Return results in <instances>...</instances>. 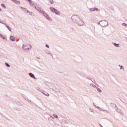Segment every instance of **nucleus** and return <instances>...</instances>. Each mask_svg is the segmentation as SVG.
Listing matches in <instances>:
<instances>
[{
    "label": "nucleus",
    "instance_id": "nucleus-26",
    "mask_svg": "<svg viewBox=\"0 0 127 127\" xmlns=\"http://www.w3.org/2000/svg\"><path fill=\"white\" fill-rule=\"evenodd\" d=\"M97 91L98 92H99V93H102V90H101L100 88H97Z\"/></svg>",
    "mask_w": 127,
    "mask_h": 127
},
{
    "label": "nucleus",
    "instance_id": "nucleus-19",
    "mask_svg": "<svg viewBox=\"0 0 127 127\" xmlns=\"http://www.w3.org/2000/svg\"><path fill=\"white\" fill-rule=\"evenodd\" d=\"M0 37H1V38L4 40H6V38L3 37L1 34H0Z\"/></svg>",
    "mask_w": 127,
    "mask_h": 127
},
{
    "label": "nucleus",
    "instance_id": "nucleus-39",
    "mask_svg": "<svg viewBox=\"0 0 127 127\" xmlns=\"http://www.w3.org/2000/svg\"><path fill=\"white\" fill-rule=\"evenodd\" d=\"M3 24H4L5 25V26H6V23H3Z\"/></svg>",
    "mask_w": 127,
    "mask_h": 127
},
{
    "label": "nucleus",
    "instance_id": "nucleus-37",
    "mask_svg": "<svg viewBox=\"0 0 127 127\" xmlns=\"http://www.w3.org/2000/svg\"><path fill=\"white\" fill-rule=\"evenodd\" d=\"M98 110H100V111H101V112H103V109L102 108L98 109Z\"/></svg>",
    "mask_w": 127,
    "mask_h": 127
},
{
    "label": "nucleus",
    "instance_id": "nucleus-21",
    "mask_svg": "<svg viewBox=\"0 0 127 127\" xmlns=\"http://www.w3.org/2000/svg\"><path fill=\"white\" fill-rule=\"evenodd\" d=\"M21 9L24 10V11H27V10H27V9H26L23 7H21Z\"/></svg>",
    "mask_w": 127,
    "mask_h": 127
},
{
    "label": "nucleus",
    "instance_id": "nucleus-6",
    "mask_svg": "<svg viewBox=\"0 0 127 127\" xmlns=\"http://www.w3.org/2000/svg\"><path fill=\"white\" fill-rule=\"evenodd\" d=\"M35 8L38 10L39 12H41V13H42L43 12H44L43 10H42L39 7H37L36 6H35Z\"/></svg>",
    "mask_w": 127,
    "mask_h": 127
},
{
    "label": "nucleus",
    "instance_id": "nucleus-35",
    "mask_svg": "<svg viewBox=\"0 0 127 127\" xmlns=\"http://www.w3.org/2000/svg\"><path fill=\"white\" fill-rule=\"evenodd\" d=\"M28 0L29 1L30 4H31L32 1L31 0Z\"/></svg>",
    "mask_w": 127,
    "mask_h": 127
},
{
    "label": "nucleus",
    "instance_id": "nucleus-22",
    "mask_svg": "<svg viewBox=\"0 0 127 127\" xmlns=\"http://www.w3.org/2000/svg\"><path fill=\"white\" fill-rule=\"evenodd\" d=\"M93 106L96 108V109H101V108L99 107L98 106H97L95 103H93Z\"/></svg>",
    "mask_w": 127,
    "mask_h": 127
},
{
    "label": "nucleus",
    "instance_id": "nucleus-8",
    "mask_svg": "<svg viewBox=\"0 0 127 127\" xmlns=\"http://www.w3.org/2000/svg\"><path fill=\"white\" fill-rule=\"evenodd\" d=\"M49 87L50 88V89L56 87L55 85H54L53 83H49Z\"/></svg>",
    "mask_w": 127,
    "mask_h": 127
},
{
    "label": "nucleus",
    "instance_id": "nucleus-25",
    "mask_svg": "<svg viewBox=\"0 0 127 127\" xmlns=\"http://www.w3.org/2000/svg\"><path fill=\"white\" fill-rule=\"evenodd\" d=\"M94 8V11H99V9L97 7L93 8Z\"/></svg>",
    "mask_w": 127,
    "mask_h": 127
},
{
    "label": "nucleus",
    "instance_id": "nucleus-34",
    "mask_svg": "<svg viewBox=\"0 0 127 127\" xmlns=\"http://www.w3.org/2000/svg\"><path fill=\"white\" fill-rule=\"evenodd\" d=\"M92 87H93V88H96V89H97V88H98V87H97V86H96V85H92Z\"/></svg>",
    "mask_w": 127,
    "mask_h": 127
},
{
    "label": "nucleus",
    "instance_id": "nucleus-20",
    "mask_svg": "<svg viewBox=\"0 0 127 127\" xmlns=\"http://www.w3.org/2000/svg\"><path fill=\"white\" fill-rule=\"evenodd\" d=\"M113 44L116 47H119V46H120V44H117L116 43H114Z\"/></svg>",
    "mask_w": 127,
    "mask_h": 127
},
{
    "label": "nucleus",
    "instance_id": "nucleus-36",
    "mask_svg": "<svg viewBox=\"0 0 127 127\" xmlns=\"http://www.w3.org/2000/svg\"><path fill=\"white\" fill-rule=\"evenodd\" d=\"M46 47H47V48H49V45H48V44H46Z\"/></svg>",
    "mask_w": 127,
    "mask_h": 127
},
{
    "label": "nucleus",
    "instance_id": "nucleus-5",
    "mask_svg": "<svg viewBox=\"0 0 127 127\" xmlns=\"http://www.w3.org/2000/svg\"><path fill=\"white\" fill-rule=\"evenodd\" d=\"M115 110L118 113H119V114H121V116H124V113H123V111H122V110H120L118 107L116 108Z\"/></svg>",
    "mask_w": 127,
    "mask_h": 127
},
{
    "label": "nucleus",
    "instance_id": "nucleus-11",
    "mask_svg": "<svg viewBox=\"0 0 127 127\" xmlns=\"http://www.w3.org/2000/svg\"><path fill=\"white\" fill-rule=\"evenodd\" d=\"M52 90H53V91H54L55 92H56L57 93H60V90H59V89L57 88H55V89L52 88Z\"/></svg>",
    "mask_w": 127,
    "mask_h": 127
},
{
    "label": "nucleus",
    "instance_id": "nucleus-33",
    "mask_svg": "<svg viewBox=\"0 0 127 127\" xmlns=\"http://www.w3.org/2000/svg\"><path fill=\"white\" fill-rule=\"evenodd\" d=\"M123 69H124V66L123 65L120 66V70H123Z\"/></svg>",
    "mask_w": 127,
    "mask_h": 127
},
{
    "label": "nucleus",
    "instance_id": "nucleus-3",
    "mask_svg": "<svg viewBox=\"0 0 127 127\" xmlns=\"http://www.w3.org/2000/svg\"><path fill=\"white\" fill-rule=\"evenodd\" d=\"M31 47H32L30 45L27 44H24L23 45V49L24 50H30L31 49Z\"/></svg>",
    "mask_w": 127,
    "mask_h": 127
},
{
    "label": "nucleus",
    "instance_id": "nucleus-47",
    "mask_svg": "<svg viewBox=\"0 0 127 127\" xmlns=\"http://www.w3.org/2000/svg\"><path fill=\"white\" fill-rule=\"evenodd\" d=\"M25 48H28V47H25Z\"/></svg>",
    "mask_w": 127,
    "mask_h": 127
},
{
    "label": "nucleus",
    "instance_id": "nucleus-41",
    "mask_svg": "<svg viewBox=\"0 0 127 127\" xmlns=\"http://www.w3.org/2000/svg\"><path fill=\"white\" fill-rule=\"evenodd\" d=\"M93 83H91L90 84V86H93Z\"/></svg>",
    "mask_w": 127,
    "mask_h": 127
},
{
    "label": "nucleus",
    "instance_id": "nucleus-28",
    "mask_svg": "<svg viewBox=\"0 0 127 127\" xmlns=\"http://www.w3.org/2000/svg\"><path fill=\"white\" fill-rule=\"evenodd\" d=\"M53 116L56 118V119H58V116L56 114H53Z\"/></svg>",
    "mask_w": 127,
    "mask_h": 127
},
{
    "label": "nucleus",
    "instance_id": "nucleus-24",
    "mask_svg": "<svg viewBox=\"0 0 127 127\" xmlns=\"http://www.w3.org/2000/svg\"><path fill=\"white\" fill-rule=\"evenodd\" d=\"M86 78H87V79H88V80H90V81H92V83H94V81H93V80H92V79H91V78H91V77H90V76H87Z\"/></svg>",
    "mask_w": 127,
    "mask_h": 127
},
{
    "label": "nucleus",
    "instance_id": "nucleus-9",
    "mask_svg": "<svg viewBox=\"0 0 127 127\" xmlns=\"http://www.w3.org/2000/svg\"><path fill=\"white\" fill-rule=\"evenodd\" d=\"M54 13L56 14H57V15H60V14H61L60 11H58V10H57L56 9H55Z\"/></svg>",
    "mask_w": 127,
    "mask_h": 127
},
{
    "label": "nucleus",
    "instance_id": "nucleus-48",
    "mask_svg": "<svg viewBox=\"0 0 127 127\" xmlns=\"http://www.w3.org/2000/svg\"><path fill=\"white\" fill-rule=\"evenodd\" d=\"M119 66H121V65H120V64H119Z\"/></svg>",
    "mask_w": 127,
    "mask_h": 127
},
{
    "label": "nucleus",
    "instance_id": "nucleus-17",
    "mask_svg": "<svg viewBox=\"0 0 127 127\" xmlns=\"http://www.w3.org/2000/svg\"><path fill=\"white\" fill-rule=\"evenodd\" d=\"M30 5H31V6H35V5H36V2H32L31 4H30Z\"/></svg>",
    "mask_w": 127,
    "mask_h": 127
},
{
    "label": "nucleus",
    "instance_id": "nucleus-7",
    "mask_svg": "<svg viewBox=\"0 0 127 127\" xmlns=\"http://www.w3.org/2000/svg\"><path fill=\"white\" fill-rule=\"evenodd\" d=\"M29 75L30 77H31V78H33V79H34L35 80L37 79V78L36 77H35V76H34V74H33V73L30 72V73H29Z\"/></svg>",
    "mask_w": 127,
    "mask_h": 127
},
{
    "label": "nucleus",
    "instance_id": "nucleus-16",
    "mask_svg": "<svg viewBox=\"0 0 127 127\" xmlns=\"http://www.w3.org/2000/svg\"><path fill=\"white\" fill-rule=\"evenodd\" d=\"M6 27H7V28L8 29V30L11 32V28H10V27H9V26L7 25V24H6Z\"/></svg>",
    "mask_w": 127,
    "mask_h": 127
},
{
    "label": "nucleus",
    "instance_id": "nucleus-12",
    "mask_svg": "<svg viewBox=\"0 0 127 127\" xmlns=\"http://www.w3.org/2000/svg\"><path fill=\"white\" fill-rule=\"evenodd\" d=\"M41 93L43 94L45 96H47V97H49V94L45 91H41Z\"/></svg>",
    "mask_w": 127,
    "mask_h": 127
},
{
    "label": "nucleus",
    "instance_id": "nucleus-44",
    "mask_svg": "<svg viewBox=\"0 0 127 127\" xmlns=\"http://www.w3.org/2000/svg\"><path fill=\"white\" fill-rule=\"evenodd\" d=\"M0 11H1V8H0Z\"/></svg>",
    "mask_w": 127,
    "mask_h": 127
},
{
    "label": "nucleus",
    "instance_id": "nucleus-45",
    "mask_svg": "<svg viewBox=\"0 0 127 127\" xmlns=\"http://www.w3.org/2000/svg\"><path fill=\"white\" fill-rule=\"evenodd\" d=\"M92 113H94V111H91Z\"/></svg>",
    "mask_w": 127,
    "mask_h": 127
},
{
    "label": "nucleus",
    "instance_id": "nucleus-23",
    "mask_svg": "<svg viewBox=\"0 0 127 127\" xmlns=\"http://www.w3.org/2000/svg\"><path fill=\"white\" fill-rule=\"evenodd\" d=\"M1 5L2 7H4V8H6V6H5V5L4 3H2Z\"/></svg>",
    "mask_w": 127,
    "mask_h": 127
},
{
    "label": "nucleus",
    "instance_id": "nucleus-42",
    "mask_svg": "<svg viewBox=\"0 0 127 127\" xmlns=\"http://www.w3.org/2000/svg\"><path fill=\"white\" fill-rule=\"evenodd\" d=\"M0 23H3V22H2V21H0Z\"/></svg>",
    "mask_w": 127,
    "mask_h": 127
},
{
    "label": "nucleus",
    "instance_id": "nucleus-10",
    "mask_svg": "<svg viewBox=\"0 0 127 127\" xmlns=\"http://www.w3.org/2000/svg\"><path fill=\"white\" fill-rule=\"evenodd\" d=\"M110 106L111 107H112V108H115V110L116 108H118V107H117V105L115 103H111Z\"/></svg>",
    "mask_w": 127,
    "mask_h": 127
},
{
    "label": "nucleus",
    "instance_id": "nucleus-4",
    "mask_svg": "<svg viewBox=\"0 0 127 127\" xmlns=\"http://www.w3.org/2000/svg\"><path fill=\"white\" fill-rule=\"evenodd\" d=\"M42 13L44 16H45L46 18H47L48 20H50V21H52V19H51V18H50L48 14H46L45 12L44 11Z\"/></svg>",
    "mask_w": 127,
    "mask_h": 127
},
{
    "label": "nucleus",
    "instance_id": "nucleus-14",
    "mask_svg": "<svg viewBox=\"0 0 127 127\" xmlns=\"http://www.w3.org/2000/svg\"><path fill=\"white\" fill-rule=\"evenodd\" d=\"M13 2L16 3L17 4H20V1H18L17 0H13Z\"/></svg>",
    "mask_w": 127,
    "mask_h": 127
},
{
    "label": "nucleus",
    "instance_id": "nucleus-31",
    "mask_svg": "<svg viewBox=\"0 0 127 127\" xmlns=\"http://www.w3.org/2000/svg\"><path fill=\"white\" fill-rule=\"evenodd\" d=\"M50 2L51 4H53V3H54L53 0H50Z\"/></svg>",
    "mask_w": 127,
    "mask_h": 127
},
{
    "label": "nucleus",
    "instance_id": "nucleus-32",
    "mask_svg": "<svg viewBox=\"0 0 127 127\" xmlns=\"http://www.w3.org/2000/svg\"><path fill=\"white\" fill-rule=\"evenodd\" d=\"M89 11H94V8H89Z\"/></svg>",
    "mask_w": 127,
    "mask_h": 127
},
{
    "label": "nucleus",
    "instance_id": "nucleus-27",
    "mask_svg": "<svg viewBox=\"0 0 127 127\" xmlns=\"http://www.w3.org/2000/svg\"><path fill=\"white\" fill-rule=\"evenodd\" d=\"M5 64L6 65V66L7 67H10V65H9V64H8V63H5Z\"/></svg>",
    "mask_w": 127,
    "mask_h": 127
},
{
    "label": "nucleus",
    "instance_id": "nucleus-13",
    "mask_svg": "<svg viewBox=\"0 0 127 127\" xmlns=\"http://www.w3.org/2000/svg\"><path fill=\"white\" fill-rule=\"evenodd\" d=\"M10 40H11V41H15V38H14V37L11 36L10 37Z\"/></svg>",
    "mask_w": 127,
    "mask_h": 127
},
{
    "label": "nucleus",
    "instance_id": "nucleus-40",
    "mask_svg": "<svg viewBox=\"0 0 127 127\" xmlns=\"http://www.w3.org/2000/svg\"><path fill=\"white\" fill-rule=\"evenodd\" d=\"M37 59H40V58H39V57H37Z\"/></svg>",
    "mask_w": 127,
    "mask_h": 127
},
{
    "label": "nucleus",
    "instance_id": "nucleus-29",
    "mask_svg": "<svg viewBox=\"0 0 127 127\" xmlns=\"http://www.w3.org/2000/svg\"><path fill=\"white\" fill-rule=\"evenodd\" d=\"M49 121H52V120H54V118H53V117H52V116H51V117L48 118Z\"/></svg>",
    "mask_w": 127,
    "mask_h": 127
},
{
    "label": "nucleus",
    "instance_id": "nucleus-15",
    "mask_svg": "<svg viewBox=\"0 0 127 127\" xmlns=\"http://www.w3.org/2000/svg\"><path fill=\"white\" fill-rule=\"evenodd\" d=\"M27 12L29 13L30 15H32V16H34V13L30 12L28 10H27Z\"/></svg>",
    "mask_w": 127,
    "mask_h": 127
},
{
    "label": "nucleus",
    "instance_id": "nucleus-18",
    "mask_svg": "<svg viewBox=\"0 0 127 127\" xmlns=\"http://www.w3.org/2000/svg\"><path fill=\"white\" fill-rule=\"evenodd\" d=\"M50 9L51 11H52V12H54V10H55V8L54 7H51L50 8Z\"/></svg>",
    "mask_w": 127,
    "mask_h": 127
},
{
    "label": "nucleus",
    "instance_id": "nucleus-46",
    "mask_svg": "<svg viewBox=\"0 0 127 127\" xmlns=\"http://www.w3.org/2000/svg\"><path fill=\"white\" fill-rule=\"evenodd\" d=\"M100 126H101V127H103L102 125H101V124H100Z\"/></svg>",
    "mask_w": 127,
    "mask_h": 127
},
{
    "label": "nucleus",
    "instance_id": "nucleus-49",
    "mask_svg": "<svg viewBox=\"0 0 127 127\" xmlns=\"http://www.w3.org/2000/svg\"><path fill=\"white\" fill-rule=\"evenodd\" d=\"M12 0V1H13V0Z\"/></svg>",
    "mask_w": 127,
    "mask_h": 127
},
{
    "label": "nucleus",
    "instance_id": "nucleus-30",
    "mask_svg": "<svg viewBox=\"0 0 127 127\" xmlns=\"http://www.w3.org/2000/svg\"><path fill=\"white\" fill-rule=\"evenodd\" d=\"M45 53H46V54H49V55H51V56H52V55H51L50 54V52H49V51L45 52Z\"/></svg>",
    "mask_w": 127,
    "mask_h": 127
},
{
    "label": "nucleus",
    "instance_id": "nucleus-38",
    "mask_svg": "<svg viewBox=\"0 0 127 127\" xmlns=\"http://www.w3.org/2000/svg\"><path fill=\"white\" fill-rule=\"evenodd\" d=\"M95 85H97V87H99V85L97 83H96V82H94Z\"/></svg>",
    "mask_w": 127,
    "mask_h": 127
},
{
    "label": "nucleus",
    "instance_id": "nucleus-43",
    "mask_svg": "<svg viewBox=\"0 0 127 127\" xmlns=\"http://www.w3.org/2000/svg\"><path fill=\"white\" fill-rule=\"evenodd\" d=\"M30 102H31V100H29L28 102L30 103Z\"/></svg>",
    "mask_w": 127,
    "mask_h": 127
},
{
    "label": "nucleus",
    "instance_id": "nucleus-1",
    "mask_svg": "<svg viewBox=\"0 0 127 127\" xmlns=\"http://www.w3.org/2000/svg\"><path fill=\"white\" fill-rule=\"evenodd\" d=\"M71 18L73 22L76 23V24H77L79 26H82L84 24V22L80 19V16L77 15H73Z\"/></svg>",
    "mask_w": 127,
    "mask_h": 127
},
{
    "label": "nucleus",
    "instance_id": "nucleus-2",
    "mask_svg": "<svg viewBox=\"0 0 127 127\" xmlns=\"http://www.w3.org/2000/svg\"><path fill=\"white\" fill-rule=\"evenodd\" d=\"M98 23L102 27H105L109 25V23L106 20H101Z\"/></svg>",
    "mask_w": 127,
    "mask_h": 127
}]
</instances>
